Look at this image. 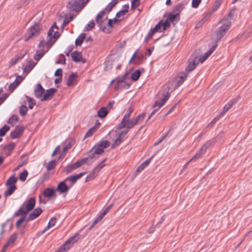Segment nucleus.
Instances as JSON below:
<instances>
[{"instance_id":"nucleus-39","label":"nucleus","mask_w":252,"mask_h":252,"mask_svg":"<svg viewBox=\"0 0 252 252\" xmlns=\"http://www.w3.org/2000/svg\"><path fill=\"white\" fill-rule=\"evenodd\" d=\"M74 17V15L71 13L64 15V27L71 21Z\"/></svg>"},{"instance_id":"nucleus-17","label":"nucleus","mask_w":252,"mask_h":252,"mask_svg":"<svg viewBox=\"0 0 252 252\" xmlns=\"http://www.w3.org/2000/svg\"><path fill=\"white\" fill-rule=\"evenodd\" d=\"M71 57L72 60L76 62H82L84 63L85 60L82 57L81 52L78 51H74L71 54Z\"/></svg>"},{"instance_id":"nucleus-60","label":"nucleus","mask_w":252,"mask_h":252,"mask_svg":"<svg viewBox=\"0 0 252 252\" xmlns=\"http://www.w3.org/2000/svg\"><path fill=\"white\" fill-rule=\"evenodd\" d=\"M132 112V109L131 107H129L127 109L126 113L125 114V115L122 119L126 120V119H127L128 118H129Z\"/></svg>"},{"instance_id":"nucleus-5","label":"nucleus","mask_w":252,"mask_h":252,"mask_svg":"<svg viewBox=\"0 0 252 252\" xmlns=\"http://www.w3.org/2000/svg\"><path fill=\"white\" fill-rule=\"evenodd\" d=\"M89 0H70L66 5V7L72 11L79 12L84 8Z\"/></svg>"},{"instance_id":"nucleus-46","label":"nucleus","mask_w":252,"mask_h":252,"mask_svg":"<svg viewBox=\"0 0 252 252\" xmlns=\"http://www.w3.org/2000/svg\"><path fill=\"white\" fill-rule=\"evenodd\" d=\"M118 0H112L105 8V10L109 12L110 11L113 7L117 3Z\"/></svg>"},{"instance_id":"nucleus-58","label":"nucleus","mask_w":252,"mask_h":252,"mask_svg":"<svg viewBox=\"0 0 252 252\" xmlns=\"http://www.w3.org/2000/svg\"><path fill=\"white\" fill-rule=\"evenodd\" d=\"M201 1L202 0H192L191 2V6L193 8H196L199 6Z\"/></svg>"},{"instance_id":"nucleus-25","label":"nucleus","mask_w":252,"mask_h":252,"mask_svg":"<svg viewBox=\"0 0 252 252\" xmlns=\"http://www.w3.org/2000/svg\"><path fill=\"white\" fill-rule=\"evenodd\" d=\"M238 100V98L233 99L230 100L227 104H226L223 108V109L220 113L222 116L224 115L225 113L231 108L232 105L237 102Z\"/></svg>"},{"instance_id":"nucleus-28","label":"nucleus","mask_w":252,"mask_h":252,"mask_svg":"<svg viewBox=\"0 0 252 252\" xmlns=\"http://www.w3.org/2000/svg\"><path fill=\"white\" fill-rule=\"evenodd\" d=\"M127 12V9H122L118 12L116 14V18L114 19V23L120 21L123 18L124 15Z\"/></svg>"},{"instance_id":"nucleus-31","label":"nucleus","mask_w":252,"mask_h":252,"mask_svg":"<svg viewBox=\"0 0 252 252\" xmlns=\"http://www.w3.org/2000/svg\"><path fill=\"white\" fill-rule=\"evenodd\" d=\"M8 187V188L7 189L5 190L4 193V195L5 197L11 195L12 194L14 193V192L17 189V187L15 185H13V186Z\"/></svg>"},{"instance_id":"nucleus-52","label":"nucleus","mask_w":252,"mask_h":252,"mask_svg":"<svg viewBox=\"0 0 252 252\" xmlns=\"http://www.w3.org/2000/svg\"><path fill=\"white\" fill-rule=\"evenodd\" d=\"M15 144L14 143L11 142L8 144H7L4 147L5 150H7L8 152H11L15 148Z\"/></svg>"},{"instance_id":"nucleus-2","label":"nucleus","mask_w":252,"mask_h":252,"mask_svg":"<svg viewBox=\"0 0 252 252\" xmlns=\"http://www.w3.org/2000/svg\"><path fill=\"white\" fill-rule=\"evenodd\" d=\"M144 113H141L138 115L136 118L127 119H122L120 123L118 126V128L120 129L126 127L130 129L133 127L135 125L139 124L145 118Z\"/></svg>"},{"instance_id":"nucleus-27","label":"nucleus","mask_w":252,"mask_h":252,"mask_svg":"<svg viewBox=\"0 0 252 252\" xmlns=\"http://www.w3.org/2000/svg\"><path fill=\"white\" fill-rule=\"evenodd\" d=\"M26 52L24 54H20L16 55L14 58L11 59L9 63V67L15 65L20 60H22L25 56Z\"/></svg>"},{"instance_id":"nucleus-55","label":"nucleus","mask_w":252,"mask_h":252,"mask_svg":"<svg viewBox=\"0 0 252 252\" xmlns=\"http://www.w3.org/2000/svg\"><path fill=\"white\" fill-rule=\"evenodd\" d=\"M97 145H99L102 149H104L110 145V142L106 140L102 141L100 142Z\"/></svg>"},{"instance_id":"nucleus-14","label":"nucleus","mask_w":252,"mask_h":252,"mask_svg":"<svg viewBox=\"0 0 252 252\" xmlns=\"http://www.w3.org/2000/svg\"><path fill=\"white\" fill-rule=\"evenodd\" d=\"M127 75V73H126L122 77L116 79L117 82L114 87L115 90H118L126 86V83L125 82V80L126 79Z\"/></svg>"},{"instance_id":"nucleus-20","label":"nucleus","mask_w":252,"mask_h":252,"mask_svg":"<svg viewBox=\"0 0 252 252\" xmlns=\"http://www.w3.org/2000/svg\"><path fill=\"white\" fill-rule=\"evenodd\" d=\"M28 213L24 211L22 208H19V209L14 213L13 216V218L21 216V217L19 220L22 222H23L26 219V216Z\"/></svg>"},{"instance_id":"nucleus-13","label":"nucleus","mask_w":252,"mask_h":252,"mask_svg":"<svg viewBox=\"0 0 252 252\" xmlns=\"http://www.w3.org/2000/svg\"><path fill=\"white\" fill-rule=\"evenodd\" d=\"M112 205H110L104 210H103L94 220L92 224L89 228V230H91L107 214V213L111 209Z\"/></svg>"},{"instance_id":"nucleus-44","label":"nucleus","mask_w":252,"mask_h":252,"mask_svg":"<svg viewBox=\"0 0 252 252\" xmlns=\"http://www.w3.org/2000/svg\"><path fill=\"white\" fill-rule=\"evenodd\" d=\"M94 151L98 156L104 152V149L98 145H95L94 147Z\"/></svg>"},{"instance_id":"nucleus-15","label":"nucleus","mask_w":252,"mask_h":252,"mask_svg":"<svg viewBox=\"0 0 252 252\" xmlns=\"http://www.w3.org/2000/svg\"><path fill=\"white\" fill-rule=\"evenodd\" d=\"M24 130V129L23 126H16L14 130L11 132V138L13 139L19 137L23 134Z\"/></svg>"},{"instance_id":"nucleus-50","label":"nucleus","mask_w":252,"mask_h":252,"mask_svg":"<svg viewBox=\"0 0 252 252\" xmlns=\"http://www.w3.org/2000/svg\"><path fill=\"white\" fill-rule=\"evenodd\" d=\"M28 175V172L27 170H24L19 175V180L22 182H24Z\"/></svg>"},{"instance_id":"nucleus-34","label":"nucleus","mask_w":252,"mask_h":252,"mask_svg":"<svg viewBox=\"0 0 252 252\" xmlns=\"http://www.w3.org/2000/svg\"><path fill=\"white\" fill-rule=\"evenodd\" d=\"M17 181V178L15 177L14 175L10 177L5 183V185L6 186H11L13 185H15L16 182Z\"/></svg>"},{"instance_id":"nucleus-3","label":"nucleus","mask_w":252,"mask_h":252,"mask_svg":"<svg viewBox=\"0 0 252 252\" xmlns=\"http://www.w3.org/2000/svg\"><path fill=\"white\" fill-rule=\"evenodd\" d=\"M221 23L222 25L215 32L217 41H219L225 34L231 25L230 21L228 19H223Z\"/></svg>"},{"instance_id":"nucleus-10","label":"nucleus","mask_w":252,"mask_h":252,"mask_svg":"<svg viewBox=\"0 0 252 252\" xmlns=\"http://www.w3.org/2000/svg\"><path fill=\"white\" fill-rule=\"evenodd\" d=\"M36 200L34 197H31L25 201L20 208H22L24 211L29 213L32 210L35 205Z\"/></svg>"},{"instance_id":"nucleus-29","label":"nucleus","mask_w":252,"mask_h":252,"mask_svg":"<svg viewBox=\"0 0 252 252\" xmlns=\"http://www.w3.org/2000/svg\"><path fill=\"white\" fill-rule=\"evenodd\" d=\"M35 64L36 63H35L33 61H29L28 64L25 66L24 71L27 73L30 72L35 66Z\"/></svg>"},{"instance_id":"nucleus-23","label":"nucleus","mask_w":252,"mask_h":252,"mask_svg":"<svg viewBox=\"0 0 252 252\" xmlns=\"http://www.w3.org/2000/svg\"><path fill=\"white\" fill-rule=\"evenodd\" d=\"M44 91L45 90L41 84H37L34 91V94L35 97L37 98H41L44 93Z\"/></svg>"},{"instance_id":"nucleus-21","label":"nucleus","mask_w":252,"mask_h":252,"mask_svg":"<svg viewBox=\"0 0 252 252\" xmlns=\"http://www.w3.org/2000/svg\"><path fill=\"white\" fill-rule=\"evenodd\" d=\"M28 213L24 211L22 208H19V209L14 213L13 216V218L21 216V217L19 220L22 222H23L26 219V216Z\"/></svg>"},{"instance_id":"nucleus-8","label":"nucleus","mask_w":252,"mask_h":252,"mask_svg":"<svg viewBox=\"0 0 252 252\" xmlns=\"http://www.w3.org/2000/svg\"><path fill=\"white\" fill-rule=\"evenodd\" d=\"M199 62L198 57L195 55H192L189 59L188 65L184 72H187L188 74L189 72L195 68Z\"/></svg>"},{"instance_id":"nucleus-24","label":"nucleus","mask_w":252,"mask_h":252,"mask_svg":"<svg viewBox=\"0 0 252 252\" xmlns=\"http://www.w3.org/2000/svg\"><path fill=\"white\" fill-rule=\"evenodd\" d=\"M56 91L57 90L55 88H50L47 90L46 93L44 94L43 97L41 99V100H46L52 97L56 92Z\"/></svg>"},{"instance_id":"nucleus-37","label":"nucleus","mask_w":252,"mask_h":252,"mask_svg":"<svg viewBox=\"0 0 252 252\" xmlns=\"http://www.w3.org/2000/svg\"><path fill=\"white\" fill-rule=\"evenodd\" d=\"M85 37L86 34L84 33H82L81 34H80L75 40L76 45L77 46L81 45L83 40L85 38Z\"/></svg>"},{"instance_id":"nucleus-45","label":"nucleus","mask_w":252,"mask_h":252,"mask_svg":"<svg viewBox=\"0 0 252 252\" xmlns=\"http://www.w3.org/2000/svg\"><path fill=\"white\" fill-rule=\"evenodd\" d=\"M118 0H112L105 8V10L109 12L110 11L113 7L117 3Z\"/></svg>"},{"instance_id":"nucleus-18","label":"nucleus","mask_w":252,"mask_h":252,"mask_svg":"<svg viewBox=\"0 0 252 252\" xmlns=\"http://www.w3.org/2000/svg\"><path fill=\"white\" fill-rule=\"evenodd\" d=\"M42 212L41 208L38 207L35 209L29 216L27 221L32 220L37 218Z\"/></svg>"},{"instance_id":"nucleus-26","label":"nucleus","mask_w":252,"mask_h":252,"mask_svg":"<svg viewBox=\"0 0 252 252\" xmlns=\"http://www.w3.org/2000/svg\"><path fill=\"white\" fill-rule=\"evenodd\" d=\"M75 141L72 138H68L66 139L64 143V153L71 149V147L75 144Z\"/></svg>"},{"instance_id":"nucleus-12","label":"nucleus","mask_w":252,"mask_h":252,"mask_svg":"<svg viewBox=\"0 0 252 252\" xmlns=\"http://www.w3.org/2000/svg\"><path fill=\"white\" fill-rule=\"evenodd\" d=\"M79 238V235L78 234H75L72 236L69 237L65 243H64V251L68 250L73 244L77 241Z\"/></svg>"},{"instance_id":"nucleus-53","label":"nucleus","mask_w":252,"mask_h":252,"mask_svg":"<svg viewBox=\"0 0 252 252\" xmlns=\"http://www.w3.org/2000/svg\"><path fill=\"white\" fill-rule=\"evenodd\" d=\"M106 160V158L103 160L101 162H100L94 169L96 171V172H99L101 169L104 167L105 164H104V162Z\"/></svg>"},{"instance_id":"nucleus-62","label":"nucleus","mask_w":252,"mask_h":252,"mask_svg":"<svg viewBox=\"0 0 252 252\" xmlns=\"http://www.w3.org/2000/svg\"><path fill=\"white\" fill-rule=\"evenodd\" d=\"M18 116L16 115H13L8 119V123L9 124H12L13 121H18Z\"/></svg>"},{"instance_id":"nucleus-40","label":"nucleus","mask_w":252,"mask_h":252,"mask_svg":"<svg viewBox=\"0 0 252 252\" xmlns=\"http://www.w3.org/2000/svg\"><path fill=\"white\" fill-rule=\"evenodd\" d=\"M98 172H96V171L94 169L89 175L87 176L86 178V182H89L93 179H94L97 175Z\"/></svg>"},{"instance_id":"nucleus-59","label":"nucleus","mask_w":252,"mask_h":252,"mask_svg":"<svg viewBox=\"0 0 252 252\" xmlns=\"http://www.w3.org/2000/svg\"><path fill=\"white\" fill-rule=\"evenodd\" d=\"M140 4V0H132L131 3V8L135 9Z\"/></svg>"},{"instance_id":"nucleus-32","label":"nucleus","mask_w":252,"mask_h":252,"mask_svg":"<svg viewBox=\"0 0 252 252\" xmlns=\"http://www.w3.org/2000/svg\"><path fill=\"white\" fill-rule=\"evenodd\" d=\"M109 110L106 107H102L100 108L97 112V116L101 118H103L107 115Z\"/></svg>"},{"instance_id":"nucleus-6","label":"nucleus","mask_w":252,"mask_h":252,"mask_svg":"<svg viewBox=\"0 0 252 252\" xmlns=\"http://www.w3.org/2000/svg\"><path fill=\"white\" fill-rule=\"evenodd\" d=\"M58 30L59 28L55 22L50 28L47 33V36L48 37V43L49 45H52L60 36V34Z\"/></svg>"},{"instance_id":"nucleus-48","label":"nucleus","mask_w":252,"mask_h":252,"mask_svg":"<svg viewBox=\"0 0 252 252\" xmlns=\"http://www.w3.org/2000/svg\"><path fill=\"white\" fill-rule=\"evenodd\" d=\"M9 127L5 125L0 129V136L2 137L4 136L6 133L9 130Z\"/></svg>"},{"instance_id":"nucleus-16","label":"nucleus","mask_w":252,"mask_h":252,"mask_svg":"<svg viewBox=\"0 0 252 252\" xmlns=\"http://www.w3.org/2000/svg\"><path fill=\"white\" fill-rule=\"evenodd\" d=\"M85 173V172L80 173L78 174L68 177L65 179V181L66 182H69L70 183V187H71L76 183V182L84 175Z\"/></svg>"},{"instance_id":"nucleus-41","label":"nucleus","mask_w":252,"mask_h":252,"mask_svg":"<svg viewBox=\"0 0 252 252\" xmlns=\"http://www.w3.org/2000/svg\"><path fill=\"white\" fill-rule=\"evenodd\" d=\"M28 111V108L25 105H22L19 108V113L21 116H25L27 115Z\"/></svg>"},{"instance_id":"nucleus-42","label":"nucleus","mask_w":252,"mask_h":252,"mask_svg":"<svg viewBox=\"0 0 252 252\" xmlns=\"http://www.w3.org/2000/svg\"><path fill=\"white\" fill-rule=\"evenodd\" d=\"M18 238V235L16 233L12 234L7 240V244L9 245L14 243Z\"/></svg>"},{"instance_id":"nucleus-22","label":"nucleus","mask_w":252,"mask_h":252,"mask_svg":"<svg viewBox=\"0 0 252 252\" xmlns=\"http://www.w3.org/2000/svg\"><path fill=\"white\" fill-rule=\"evenodd\" d=\"M28 213L24 211L22 208H19V209L14 213L13 216V218L21 216V217L19 220L22 222H23L26 219V216Z\"/></svg>"},{"instance_id":"nucleus-35","label":"nucleus","mask_w":252,"mask_h":252,"mask_svg":"<svg viewBox=\"0 0 252 252\" xmlns=\"http://www.w3.org/2000/svg\"><path fill=\"white\" fill-rule=\"evenodd\" d=\"M25 97L29 103V108L30 109H32L33 108V106L36 104L35 100L33 98L27 95H25Z\"/></svg>"},{"instance_id":"nucleus-49","label":"nucleus","mask_w":252,"mask_h":252,"mask_svg":"<svg viewBox=\"0 0 252 252\" xmlns=\"http://www.w3.org/2000/svg\"><path fill=\"white\" fill-rule=\"evenodd\" d=\"M56 161L55 160H52L48 163L46 166V168L48 171H50L54 169L56 166Z\"/></svg>"},{"instance_id":"nucleus-11","label":"nucleus","mask_w":252,"mask_h":252,"mask_svg":"<svg viewBox=\"0 0 252 252\" xmlns=\"http://www.w3.org/2000/svg\"><path fill=\"white\" fill-rule=\"evenodd\" d=\"M211 144V143L210 141H208L205 144H204L200 148V149L196 153V154L190 159V160L184 165V167L186 168L189 163L194 160V159L200 158L201 156L206 152L207 148L210 146Z\"/></svg>"},{"instance_id":"nucleus-57","label":"nucleus","mask_w":252,"mask_h":252,"mask_svg":"<svg viewBox=\"0 0 252 252\" xmlns=\"http://www.w3.org/2000/svg\"><path fill=\"white\" fill-rule=\"evenodd\" d=\"M95 25V23L93 21H90L85 27V31H88L92 29Z\"/></svg>"},{"instance_id":"nucleus-33","label":"nucleus","mask_w":252,"mask_h":252,"mask_svg":"<svg viewBox=\"0 0 252 252\" xmlns=\"http://www.w3.org/2000/svg\"><path fill=\"white\" fill-rule=\"evenodd\" d=\"M46 52V51L44 49H42L40 51H37L34 55V59L36 61H39Z\"/></svg>"},{"instance_id":"nucleus-51","label":"nucleus","mask_w":252,"mask_h":252,"mask_svg":"<svg viewBox=\"0 0 252 252\" xmlns=\"http://www.w3.org/2000/svg\"><path fill=\"white\" fill-rule=\"evenodd\" d=\"M222 3V0H216L213 5L212 11L214 12L220 6Z\"/></svg>"},{"instance_id":"nucleus-30","label":"nucleus","mask_w":252,"mask_h":252,"mask_svg":"<svg viewBox=\"0 0 252 252\" xmlns=\"http://www.w3.org/2000/svg\"><path fill=\"white\" fill-rule=\"evenodd\" d=\"M167 19L169 22L172 23H173L175 21H179L180 19V15H178V13L173 12V13H170L168 15Z\"/></svg>"},{"instance_id":"nucleus-54","label":"nucleus","mask_w":252,"mask_h":252,"mask_svg":"<svg viewBox=\"0 0 252 252\" xmlns=\"http://www.w3.org/2000/svg\"><path fill=\"white\" fill-rule=\"evenodd\" d=\"M87 158H83L74 163V168H77L86 162Z\"/></svg>"},{"instance_id":"nucleus-1","label":"nucleus","mask_w":252,"mask_h":252,"mask_svg":"<svg viewBox=\"0 0 252 252\" xmlns=\"http://www.w3.org/2000/svg\"><path fill=\"white\" fill-rule=\"evenodd\" d=\"M188 73L184 71L179 73L175 78L168 84L164 85L162 88V91L160 93L161 94V97L160 99L157 100L154 106V110L149 116L148 120L150 119L151 117L157 112L168 99L170 96L169 91H173L176 88L180 86L186 80L188 76Z\"/></svg>"},{"instance_id":"nucleus-64","label":"nucleus","mask_w":252,"mask_h":252,"mask_svg":"<svg viewBox=\"0 0 252 252\" xmlns=\"http://www.w3.org/2000/svg\"><path fill=\"white\" fill-rule=\"evenodd\" d=\"M162 27L161 25V22H159L158 24L156 25L154 28L151 29L155 32H158L161 28Z\"/></svg>"},{"instance_id":"nucleus-61","label":"nucleus","mask_w":252,"mask_h":252,"mask_svg":"<svg viewBox=\"0 0 252 252\" xmlns=\"http://www.w3.org/2000/svg\"><path fill=\"white\" fill-rule=\"evenodd\" d=\"M155 32L152 29H151L145 38V41L147 42L149 39H150L152 37L153 35L155 34Z\"/></svg>"},{"instance_id":"nucleus-7","label":"nucleus","mask_w":252,"mask_h":252,"mask_svg":"<svg viewBox=\"0 0 252 252\" xmlns=\"http://www.w3.org/2000/svg\"><path fill=\"white\" fill-rule=\"evenodd\" d=\"M56 191H59L60 194L63 193V181L59 183L55 189L50 188L45 189L43 191V195L46 197H52L55 195Z\"/></svg>"},{"instance_id":"nucleus-47","label":"nucleus","mask_w":252,"mask_h":252,"mask_svg":"<svg viewBox=\"0 0 252 252\" xmlns=\"http://www.w3.org/2000/svg\"><path fill=\"white\" fill-rule=\"evenodd\" d=\"M140 75V71L137 69L131 74V78L133 81H137Z\"/></svg>"},{"instance_id":"nucleus-38","label":"nucleus","mask_w":252,"mask_h":252,"mask_svg":"<svg viewBox=\"0 0 252 252\" xmlns=\"http://www.w3.org/2000/svg\"><path fill=\"white\" fill-rule=\"evenodd\" d=\"M28 158L25 157L23 158L18 163L17 166L14 169V171H16L19 169V168L21 167L23 165H26L28 163Z\"/></svg>"},{"instance_id":"nucleus-19","label":"nucleus","mask_w":252,"mask_h":252,"mask_svg":"<svg viewBox=\"0 0 252 252\" xmlns=\"http://www.w3.org/2000/svg\"><path fill=\"white\" fill-rule=\"evenodd\" d=\"M78 74L76 72H73L68 77L66 85L68 87L74 86L77 81Z\"/></svg>"},{"instance_id":"nucleus-43","label":"nucleus","mask_w":252,"mask_h":252,"mask_svg":"<svg viewBox=\"0 0 252 252\" xmlns=\"http://www.w3.org/2000/svg\"><path fill=\"white\" fill-rule=\"evenodd\" d=\"M96 128H97V127H96V126H93L92 127H91V128H90L88 130V131L86 132L84 138H87L92 136L93 135V134H94V133L95 131Z\"/></svg>"},{"instance_id":"nucleus-4","label":"nucleus","mask_w":252,"mask_h":252,"mask_svg":"<svg viewBox=\"0 0 252 252\" xmlns=\"http://www.w3.org/2000/svg\"><path fill=\"white\" fill-rule=\"evenodd\" d=\"M41 29L38 22H34L33 24L28 29L25 35V41H28L31 38L38 36L40 34Z\"/></svg>"},{"instance_id":"nucleus-36","label":"nucleus","mask_w":252,"mask_h":252,"mask_svg":"<svg viewBox=\"0 0 252 252\" xmlns=\"http://www.w3.org/2000/svg\"><path fill=\"white\" fill-rule=\"evenodd\" d=\"M184 8L185 4L183 3H180L176 5L175 8L173 10V13H178V15H180V13Z\"/></svg>"},{"instance_id":"nucleus-63","label":"nucleus","mask_w":252,"mask_h":252,"mask_svg":"<svg viewBox=\"0 0 252 252\" xmlns=\"http://www.w3.org/2000/svg\"><path fill=\"white\" fill-rule=\"evenodd\" d=\"M123 140V138H122L121 137H120V136H119L117 134V138L116 139V140L114 141V145L118 146L122 143Z\"/></svg>"},{"instance_id":"nucleus-9","label":"nucleus","mask_w":252,"mask_h":252,"mask_svg":"<svg viewBox=\"0 0 252 252\" xmlns=\"http://www.w3.org/2000/svg\"><path fill=\"white\" fill-rule=\"evenodd\" d=\"M106 14L105 10L101 11L97 15L96 18V22L99 25L100 28L105 32H109V30L107 29L105 27L106 25V20L103 21L102 20L103 18L104 17Z\"/></svg>"},{"instance_id":"nucleus-56","label":"nucleus","mask_w":252,"mask_h":252,"mask_svg":"<svg viewBox=\"0 0 252 252\" xmlns=\"http://www.w3.org/2000/svg\"><path fill=\"white\" fill-rule=\"evenodd\" d=\"M45 46H47L48 48H50L52 45H49L48 43V40L45 42L44 40H41L38 44V48L41 49H43Z\"/></svg>"}]
</instances>
